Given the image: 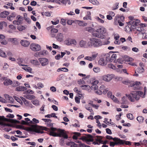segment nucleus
<instances>
[{"instance_id": "4", "label": "nucleus", "mask_w": 147, "mask_h": 147, "mask_svg": "<svg viewBox=\"0 0 147 147\" xmlns=\"http://www.w3.org/2000/svg\"><path fill=\"white\" fill-rule=\"evenodd\" d=\"M90 46L97 47L102 45V43L100 39L96 38H92L90 39Z\"/></svg>"}, {"instance_id": "24", "label": "nucleus", "mask_w": 147, "mask_h": 147, "mask_svg": "<svg viewBox=\"0 0 147 147\" xmlns=\"http://www.w3.org/2000/svg\"><path fill=\"white\" fill-rule=\"evenodd\" d=\"M87 15H86L85 17H84L83 19L84 20H91V17L90 16L91 15L90 12V11L87 12Z\"/></svg>"}, {"instance_id": "55", "label": "nucleus", "mask_w": 147, "mask_h": 147, "mask_svg": "<svg viewBox=\"0 0 147 147\" xmlns=\"http://www.w3.org/2000/svg\"><path fill=\"white\" fill-rule=\"evenodd\" d=\"M26 29L25 27L23 26H19V31H22Z\"/></svg>"}, {"instance_id": "46", "label": "nucleus", "mask_w": 147, "mask_h": 147, "mask_svg": "<svg viewBox=\"0 0 147 147\" xmlns=\"http://www.w3.org/2000/svg\"><path fill=\"white\" fill-rule=\"evenodd\" d=\"M39 53V55H46L47 54L48 52L47 51L45 50H43L42 51H41Z\"/></svg>"}, {"instance_id": "47", "label": "nucleus", "mask_w": 147, "mask_h": 147, "mask_svg": "<svg viewBox=\"0 0 147 147\" xmlns=\"http://www.w3.org/2000/svg\"><path fill=\"white\" fill-rule=\"evenodd\" d=\"M90 88L92 90H96L98 88V86L97 85H92Z\"/></svg>"}, {"instance_id": "14", "label": "nucleus", "mask_w": 147, "mask_h": 147, "mask_svg": "<svg viewBox=\"0 0 147 147\" xmlns=\"http://www.w3.org/2000/svg\"><path fill=\"white\" fill-rule=\"evenodd\" d=\"M5 36L2 34H0V42L3 45H6L7 43V41L5 40Z\"/></svg>"}, {"instance_id": "11", "label": "nucleus", "mask_w": 147, "mask_h": 147, "mask_svg": "<svg viewBox=\"0 0 147 147\" xmlns=\"http://www.w3.org/2000/svg\"><path fill=\"white\" fill-rule=\"evenodd\" d=\"M113 77V75L108 74L103 76L102 77V79L105 81L109 82L112 80Z\"/></svg>"}, {"instance_id": "30", "label": "nucleus", "mask_w": 147, "mask_h": 147, "mask_svg": "<svg viewBox=\"0 0 147 147\" xmlns=\"http://www.w3.org/2000/svg\"><path fill=\"white\" fill-rule=\"evenodd\" d=\"M0 56L3 58H6L7 57L6 53L3 51L1 50H0Z\"/></svg>"}, {"instance_id": "54", "label": "nucleus", "mask_w": 147, "mask_h": 147, "mask_svg": "<svg viewBox=\"0 0 147 147\" xmlns=\"http://www.w3.org/2000/svg\"><path fill=\"white\" fill-rule=\"evenodd\" d=\"M9 28L10 29L12 30L13 31H15L16 29V27L14 26L13 25H10L9 26Z\"/></svg>"}, {"instance_id": "5", "label": "nucleus", "mask_w": 147, "mask_h": 147, "mask_svg": "<svg viewBox=\"0 0 147 147\" xmlns=\"http://www.w3.org/2000/svg\"><path fill=\"white\" fill-rule=\"evenodd\" d=\"M113 52H110L106 54L105 60L107 62H112L116 58L117 55L115 54H112Z\"/></svg>"}, {"instance_id": "8", "label": "nucleus", "mask_w": 147, "mask_h": 147, "mask_svg": "<svg viewBox=\"0 0 147 147\" xmlns=\"http://www.w3.org/2000/svg\"><path fill=\"white\" fill-rule=\"evenodd\" d=\"M30 47L31 49L34 51H38L41 49V47L39 45L34 43L31 44Z\"/></svg>"}, {"instance_id": "32", "label": "nucleus", "mask_w": 147, "mask_h": 147, "mask_svg": "<svg viewBox=\"0 0 147 147\" xmlns=\"http://www.w3.org/2000/svg\"><path fill=\"white\" fill-rule=\"evenodd\" d=\"M96 137L97 138V139L96 140V141L99 142V143H100H100L103 144L102 143L103 142V141L102 140V137L99 136H96Z\"/></svg>"}, {"instance_id": "21", "label": "nucleus", "mask_w": 147, "mask_h": 147, "mask_svg": "<svg viewBox=\"0 0 147 147\" xmlns=\"http://www.w3.org/2000/svg\"><path fill=\"white\" fill-rule=\"evenodd\" d=\"M25 121L21 120L19 121V123H21L23 125H28V121H30V119L28 118H26L25 119Z\"/></svg>"}, {"instance_id": "16", "label": "nucleus", "mask_w": 147, "mask_h": 147, "mask_svg": "<svg viewBox=\"0 0 147 147\" xmlns=\"http://www.w3.org/2000/svg\"><path fill=\"white\" fill-rule=\"evenodd\" d=\"M5 5L3 6V7L7 9L10 8L11 10H14L15 8L13 6V4L12 3L6 2L5 3Z\"/></svg>"}, {"instance_id": "33", "label": "nucleus", "mask_w": 147, "mask_h": 147, "mask_svg": "<svg viewBox=\"0 0 147 147\" xmlns=\"http://www.w3.org/2000/svg\"><path fill=\"white\" fill-rule=\"evenodd\" d=\"M31 63L35 65H39L40 64L39 62L37 60H32L31 61Z\"/></svg>"}, {"instance_id": "1", "label": "nucleus", "mask_w": 147, "mask_h": 147, "mask_svg": "<svg viewBox=\"0 0 147 147\" xmlns=\"http://www.w3.org/2000/svg\"><path fill=\"white\" fill-rule=\"evenodd\" d=\"M86 30L89 32H92V35L94 36L102 39L105 38V36L104 34L105 33L106 30L105 28L102 26H99L98 28L94 31V29L91 27L86 28Z\"/></svg>"}, {"instance_id": "62", "label": "nucleus", "mask_w": 147, "mask_h": 147, "mask_svg": "<svg viewBox=\"0 0 147 147\" xmlns=\"http://www.w3.org/2000/svg\"><path fill=\"white\" fill-rule=\"evenodd\" d=\"M50 90L53 92H54L56 91V88L53 86H51L50 88Z\"/></svg>"}, {"instance_id": "44", "label": "nucleus", "mask_w": 147, "mask_h": 147, "mask_svg": "<svg viewBox=\"0 0 147 147\" xmlns=\"http://www.w3.org/2000/svg\"><path fill=\"white\" fill-rule=\"evenodd\" d=\"M24 20L27 22L28 24H30L31 23V21L30 18L27 17H25Z\"/></svg>"}, {"instance_id": "50", "label": "nucleus", "mask_w": 147, "mask_h": 147, "mask_svg": "<svg viewBox=\"0 0 147 147\" xmlns=\"http://www.w3.org/2000/svg\"><path fill=\"white\" fill-rule=\"evenodd\" d=\"M125 97L124 96H123V97L122 98H121L122 102L121 103V104H125L126 103L127 100H126V99H125Z\"/></svg>"}, {"instance_id": "63", "label": "nucleus", "mask_w": 147, "mask_h": 147, "mask_svg": "<svg viewBox=\"0 0 147 147\" xmlns=\"http://www.w3.org/2000/svg\"><path fill=\"white\" fill-rule=\"evenodd\" d=\"M30 2L28 0H24L23 2V4L24 5H27Z\"/></svg>"}, {"instance_id": "59", "label": "nucleus", "mask_w": 147, "mask_h": 147, "mask_svg": "<svg viewBox=\"0 0 147 147\" xmlns=\"http://www.w3.org/2000/svg\"><path fill=\"white\" fill-rule=\"evenodd\" d=\"M12 86L15 87L17 86L18 85V82L15 81H13V82H12Z\"/></svg>"}, {"instance_id": "48", "label": "nucleus", "mask_w": 147, "mask_h": 147, "mask_svg": "<svg viewBox=\"0 0 147 147\" xmlns=\"http://www.w3.org/2000/svg\"><path fill=\"white\" fill-rule=\"evenodd\" d=\"M27 88L24 86H19V91H24L27 90Z\"/></svg>"}, {"instance_id": "51", "label": "nucleus", "mask_w": 147, "mask_h": 147, "mask_svg": "<svg viewBox=\"0 0 147 147\" xmlns=\"http://www.w3.org/2000/svg\"><path fill=\"white\" fill-rule=\"evenodd\" d=\"M96 19L98 22L101 23H103L104 22V21L103 20L101 19L98 17H96Z\"/></svg>"}, {"instance_id": "41", "label": "nucleus", "mask_w": 147, "mask_h": 147, "mask_svg": "<svg viewBox=\"0 0 147 147\" xmlns=\"http://www.w3.org/2000/svg\"><path fill=\"white\" fill-rule=\"evenodd\" d=\"M136 30L139 32H141L142 31L144 30V28H143L142 27H137L136 28Z\"/></svg>"}, {"instance_id": "53", "label": "nucleus", "mask_w": 147, "mask_h": 147, "mask_svg": "<svg viewBox=\"0 0 147 147\" xmlns=\"http://www.w3.org/2000/svg\"><path fill=\"white\" fill-rule=\"evenodd\" d=\"M8 102L9 103H13V102H14V100L13 98L12 97L10 96L8 99Z\"/></svg>"}, {"instance_id": "27", "label": "nucleus", "mask_w": 147, "mask_h": 147, "mask_svg": "<svg viewBox=\"0 0 147 147\" xmlns=\"http://www.w3.org/2000/svg\"><path fill=\"white\" fill-rule=\"evenodd\" d=\"M9 41L12 42L15 45L17 44L18 43V39L15 38H9Z\"/></svg>"}, {"instance_id": "42", "label": "nucleus", "mask_w": 147, "mask_h": 147, "mask_svg": "<svg viewBox=\"0 0 147 147\" xmlns=\"http://www.w3.org/2000/svg\"><path fill=\"white\" fill-rule=\"evenodd\" d=\"M137 71L140 73H143L144 71V68H138L137 69Z\"/></svg>"}, {"instance_id": "29", "label": "nucleus", "mask_w": 147, "mask_h": 147, "mask_svg": "<svg viewBox=\"0 0 147 147\" xmlns=\"http://www.w3.org/2000/svg\"><path fill=\"white\" fill-rule=\"evenodd\" d=\"M16 16V15L15 13H12L11 14L9 15L7 17V19L11 21L13 20V18H15Z\"/></svg>"}, {"instance_id": "9", "label": "nucleus", "mask_w": 147, "mask_h": 147, "mask_svg": "<svg viewBox=\"0 0 147 147\" xmlns=\"http://www.w3.org/2000/svg\"><path fill=\"white\" fill-rule=\"evenodd\" d=\"M39 60L42 66H46L49 63L48 60L46 58H39Z\"/></svg>"}, {"instance_id": "20", "label": "nucleus", "mask_w": 147, "mask_h": 147, "mask_svg": "<svg viewBox=\"0 0 147 147\" xmlns=\"http://www.w3.org/2000/svg\"><path fill=\"white\" fill-rule=\"evenodd\" d=\"M9 13L7 11H4L0 13V17L1 18H5L9 15Z\"/></svg>"}, {"instance_id": "60", "label": "nucleus", "mask_w": 147, "mask_h": 147, "mask_svg": "<svg viewBox=\"0 0 147 147\" xmlns=\"http://www.w3.org/2000/svg\"><path fill=\"white\" fill-rule=\"evenodd\" d=\"M37 86L38 87V88L39 89L42 88L44 87V86L41 83H39L37 84Z\"/></svg>"}, {"instance_id": "37", "label": "nucleus", "mask_w": 147, "mask_h": 147, "mask_svg": "<svg viewBox=\"0 0 147 147\" xmlns=\"http://www.w3.org/2000/svg\"><path fill=\"white\" fill-rule=\"evenodd\" d=\"M59 144L61 146H63L65 145V143L63 138H61L59 141Z\"/></svg>"}, {"instance_id": "22", "label": "nucleus", "mask_w": 147, "mask_h": 147, "mask_svg": "<svg viewBox=\"0 0 147 147\" xmlns=\"http://www.w3.org/2000/svg\"><path fill=\"white\" fill-rule=\"evenodd\" d=\"M99 64L101 65H105L107 64V63L105 61L104 58H100L98 61Z\"/></svg>"}, {"instance_id": "52", "label": "nucleus", "mask_w": 147, "mask_h": 147, "mask_svg": "<svg viewBox=\"0 0 147 147\" xmlns=\"http://www.w3.org/2000/svg\"><path fill=\"white\" fill-rule=\"evenodd\" d=\"M93 70L95 72L98 73L100 71L99 68L98 67H96L94 68Z\"/></svg>"}, {"instance_id": "57", "label": "nucleus", "mask_w": 147, "mask_h": 147, "mask_svg": "<svg viewBox=\"0 0 147 147\" xmlns=\"http://www.w3.org/2000/svg\"><path fill=\"white\" fill-rule=\"evenodd\" d=\"M0 125H5L4 121L3 120L2 117L1 116H0Z\"/></svg>"}, {"instance_id": "58", "label": "nucleus", "mask_w": 147, "mask_h": 147, "mask_svg": "<svg viewBox=\"0 0 147 147\" xmlns=\"http://www.w3.org/2000/svg\"><path fill=\"white\" fill-rule=\"evenodd\" d=\"M9 68V65L6 63H4L3 67V70H6Z\"/></svg>"}, {"instance_id": "15", "label": "nucleus", "mask_w": 147, "mask_h": 147, "mask_svg": "<svg viewBox=\"0 0 147 147\" xmlns=\"http://www.w3.org/2000/svg\"><path fill=\"white\" fill-rule=\"evenodd\" d=\"M19 65L21 66H25L24 67H22V68L23 69H24L26 71H28L30 73H32V69L28 67V66L27 65H23V64H21L19 63Z\"/></svg>"}, {"instance_id": "25", "label": "nucleus", "mask_w": 147, "mask_h": 147, "mask_svg": "<svg viewBox=\"0 0 147 147\" xmlns=\"http://www.w3.org/2000/svg\"><path fill=\"white\" fill-rule=\"evenodd\" d=\"M144 118L142 116H138L137 118V120L140 123H142L144 120Z\"/></svg>"}, {"instance_id": "17", "label": "nucleus", "mask_w": 147, "mask_h": 147, "mask_svg": "<svg viewBox=\"0 0 147 147\" xmlns=\"http://www.w3.org/2000/svg\"><path fill=\"white\" fill-rule=\"evenodd\" d=\"M38 126L36 124L32 125L31 128L28 129L27 131H34L36 132V130L38 128Z\"/></svg>"}, {"instance_id": "28", "label": "nucleus", "mask_w": 147, "mask_h": 147, "mask_svg": "<svg viewBox=\"0 0 147 147\" xmlns=\"http://www.w3.org/2000/svg\"><path fill=\"white\" fill-rule=\"evenodd\" d=\"M115 139H116V141L119 142V144H123L125 142V140H122L117 138L115 137Z\"/></svg>"}, {"instance_id": "19", "label": "nucleus", "mask_w": 147, "mask_h": 147, "mask_svg": "<svg viewBox=\"0 0 147 147\" xmlns=\"http://www.w3.org/2000/svg\"><path fill=\"white\" fill-rule=\"evenodd\" d=\"M21 45L24 47H28L30 45V42L26 40H22L20 42Z\"/></svg>"}, {"instance_id": "35", "label": "nucleus", "mask_w": 147, "mask_h": 147, "mask_svg": "<svg viewBox=\"0 0 147 147\" xmlns=\"http://www.w3.org/2000/svg\"><path fill=\"white\" fill-rule=\"evenodd\" d=\"M80 87L82 88L83 90H88L90 88V87L89 85H82Z\"/></svg>"}, {"instance_id": "36", "label": "nucleus", "mask_w": 147, "mask_h": 147, "mask_svg": "<svg viewBox=\"0 0 147 147\" xmlns=\"http://www.w3.org/2000/svg\"><path fill=\"white\" fill-rule=\"evenodd\" d=\"M85 108L89 111L90 112H93V110L90 107L89 105H85Z\"/></svg>"}, {"instance_id": "2", "label": "nucleus", "mask_w": 147, "mask_h": 147, "mask_svg": "<svg viewBox=\"0 0 147 147\" xmlns=\"http://www.w3.org/2000/svg\"><path fill=\"white\" fill-rule=\"evenodd\" d=\"M56 130L57 131V133L54 131L53 135H51V136L53 137H63L65 139L68 138L67 135L65 133L64 130L59 129H57Z\"/></svg>"}, {"instance_id": "40", "label": "nucleus", "mask_w": 147, "mask_h": 147, "mask_svg": "<svg viewBox=\"0 0 147 147\" xmlns=\"http://www.w3.org/2000/svg\"><path fill=\"white\" fill-rule=\"evenodd\" d=\"M118 5H119V3H116L115 4V6H113L112 8V10H115L117 9L118 8Z\"/></svg>"}, {"instance_id": "12", "label": "nucleus", "mask_w": 147, "mask_h": 147, "mask_svg": "<svg viewBox=\"0 0 147 147\" xmlns=\"http://www.w3.org/2000/svg\"><path fill=\"white\" fill-rule=\"evenodd\" d=\"M3 84L6 86H8L11 85L12 84V81L11 80L9 79L4 78H3Z\"/></svg>"}, {"instance_id": "18", "label": "nucleus", "mask_w": 147, "mask_h": 147, "mask_svg": "<svg viewBox=\"0 0 147 147\" xmlns=\"http://www.w3.org/2000/svg\"><path fill=\"white\" fill-rule=\"evenodd\" d=\"M57 40L59 42H61L63 40V36L61 33H58L56 37Z\"/></svg>"}, {"instance_id": "6", "label": "nucleus", "mask_w": 147, "mask_h": 147, "mask_svg": "<svg viewBox=\"0 0 147 147\" xmlns=\"http://www.w3.org/2000/svg\"><path fill=\"white\" fill-rule=\"evenodd\" d=\"M82 140L86 141L88 144H90V142H92L94 140L92 136L89 134L85 135V136H83L82 138Z\"/></svg>"}, {"instance_id": "38", "label": "nucleus", "mask_w": 147, "mask_h": 147, "mask_svg": "<svg viewBox=\"0 0 147 147\" xmlns=\"http://www.w3.org/2000/svg\"><path fill=\"white\" fill-rule=\"evenodd\" d=\"M127 117L128 119L130 120H133L134 118L133 115L131 113L127 114Z\"/></svg>"}, {"instance_id": "23", "label": "nucleus", "mask_w": 147, "mask_h": 147, "mask_svg": "<svg viewBox=\"0 0 147 147\" xmlns=\"http://www.w3.org/2000/svg\"><path fill=\"white\" fill-rule=\"evenodd\" d=\"M11 122L13 123L14 127L17 128H18V121L15 119H11Z\"/></svg>"}, {"instance_id": "49", "label": "nucleus", "mask_w": 147, "mask_h": 147, "mask_svg": "<svg viewBox=\"0 0 147 147\" xmlns=\"http://www.w3.org/2000/svg\"><path fill=\"white\" fill-rule=\"evenodd\" d=\"M140 22V20L138 19H136V21H134V25L135 26H137L139 25H140V24H139Z\"/></svg>"}, {"instance_id": "39", "label": "nucleus", "mask_w": 147, "mask_h": 147, "mask_svg": "<svg viewBox=\"0 0 147 147\" xmlns=\"http://www.w3.org/2000/svg\"><path fill=\"white\" fill-rule=\"evenodd\" d=\"M105 138L107 139H109V140H113V141H114L115 142H116V139H115V138H113L111 136H110L109 135H107L106 136Z\"/></svg>"}, {"instance_id": "34", "label": "nucleus", "mask_w": 147, "mask_h": 147, "mask_svg": "<svg viewBox=\"0 0 147 147\" xmlns=\"http://www.w3.org/2000/svg\"><path fill=\"white\" fill-rule=\"evenodd\" d=\"M112 97H111V99H112L114 102L118 104L120 103V102L117 99L116 97H115L114 96H112Z\"/></svg>"}, {"instance_id": "13", "label": "nucleus", "mask_w": 147, "mask_h": 147, "mask_svg": "<svg viewBox=\"0 0 147 147\" xmlns=\"http://www.w3.org/2000/svg\"><path fill=\"white\" fill-rule=\"evenodd\" d=\"M120 18V20L121 21H123L124 20V18L123 16H120L119 14L117 15L114 19V24L116 25H117V21Z\"/></svg>"}, {"instance_id": "31", "label": "nucleus", "mask_w": 147, "mask_h": 147, "mask_svg": "<svg viewBox=\"0 0 147 147\" xmlns=\"http://www.w3.org/2000/svg\"><path fill=\"white\" fill-rule=\"evenodd\" d=\"M90 2L92 3L93 5H98L99 3L97 0H89Z\"/></svg>"}, {"instance_id": "61", "label": "nucleus", "mask_w": 147, "mask_h": 147, "mask_svg": "<svg viewBox=\"0 0 147 147\" xmlns=\"http://www.w3.org/2000/svg\"><path fill=\"white\" fill-rule=\"evenodd\" d=\"M0 102L3 103H6V101L4 98H3L2 97L0 96Z\"/></svg>"}, {"instance_id": "10", "label": "nucleus", "mask_w": 147, "mask_h": 147, "mask_svg": "<svg viewBox=\"0 0 147 147\" xmlns=\"http://www.w3.org/2000/svg\"><path fill=\"white\" fill-rule=\"evenodd\" d=\"M44 129L46 131L49 132V135L51 136V135H53L54 132L55 131L57 130L56 128L53 127H51L50 128H49L46 127H43Z\"/></svg>"}, {"instance_id": "45", "label": "nucleus", "mask_w": 147, "mask_h": 147, "mask_svg": "<svg viewBox=\"0 0 147 147\" xmlns=\"http://www.w3.org/2000/svg\"><path fill=\"white\" fill-rule=\"evenodd\" d=\"M70 43H71V45L73 44L74 45H76L77 44V42L76 40L74 39H71L70 40Z\"/></svg>"}, {"instance_id": "56", "label": "nucleus", "mask_w": 147, "mask_h": 147, "mask_svg": "<svg viewBox=\"0 0 147 147\" xmlns=\"http://www.w3.org/2000/svg\"><path fill=\"white\" fill-rule=\"evenodd\" d=\"M108 66L109 68L113 69H115V66L113 65L112 64H108Z\"/></svg>"}, {"instance_id": "3", "label": "nucleus", "mask_w": 147, "mask_h": 147, "mask_svg": "<svg viewBox=\"0 0 147 147\" xmlns=\"http://www.w3.org/2000/svg\"><path fill=\"white\" fill-rule=\"evenodd\" d=\"M137 93V91H134L131 93L130 94H126V95L131 102H134L135 101L134 99L138 100L140 98L139 96L138 95Z\"/></svg>"}, {"instance_id": "64", "label": "nucleus", "mask_w": 147, "mask_h": 147, "mask_svg": "<svg viewBox=\"0 0 147 147\" xmlns=\"http://www.w3.org/2000/svg\"><path fill=\"white\" fill-rule=\"evenodd\" d=\"M20 98L21 99V100H22L24 102V104H26V103H28V101L26 100L24 98L22 97H20Z\"/></svg>"}, {"instance_id": "7", "label": "nucleus", "mask_w": 147, "mask_h": 147, "mask_svg": "<svg viewBox=\"0 0 147 147\" xmlns=\"http://www.w3.org/2000/svg\"><path fill=\"white\" fill-rule=\"evenodd\" d=\"M79 45L80 47L84 48H87L90 47V42L87 43L86 41L82 40L79 43Z\"/></svg>"}, {"instance_id": "43", "label": "nucleus", "mask_w": 147, "mask_h": 147, "mask_svg": "<svg viewBox=\"0 0 147 147\" xmlns=\"http://www.w3.org/2000/svg\"><path fill=\"white\" fill-rule=\"evenodd\" d=\"M32 103L34 105L37 106L39 104V101L37 100H34L32 101Z\"/></svg>"}, {"instance_id": "26", "label": "nucleus", "mask_w": 147, "mask_h": 147, "mask_svg": "<svg viewBox=\"0 0 147 147\" xmlns=\"http://www.w3.org/2000/svg\"><path fill=\"white\" fill-rule=\"evenodd\" d=\"M26 98L29 100H32L34 99L35 97L33 95L27 94L25 96Z\"/></svg>"}]
</instances>
